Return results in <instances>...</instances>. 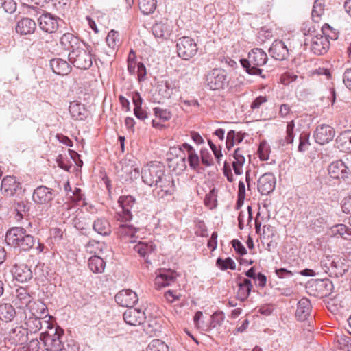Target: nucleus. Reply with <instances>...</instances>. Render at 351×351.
<instances>
[{
  "instance_id": "obj_1",
  "label": "nucleus",
  "mask_w": 351,
  "mask_h": 351,
  "mask_svg": "<svg viewBox=\"0 0 351 351\" xmlns=\"http://www.w3.org/2000/svg\"><path fill=\"white\" fill-rule=\"evenodd\" d=\"M143 182L149 186L166 187L170 184L171 176L165 174L164 165L160 162H150L141 170Z\"/></svg>"
},
{
  "instance_id": "obj_2",
  "label": "nucleus",
  "mask_w": 351,
  "mask_h": 351,
  "mask_svg": "<svg viewBox=\"0 0 351 351\" xmlns=\"http://www.w3.org/2000/svg\"><path fill=\"white\" fill-rule=\"evenodd\" d=\"M5 241L7 245L25 252L29 251L36 243V239L22 227L10 228L6 232Z\"/></svg>"
},
{
  "instance_id": "obj_3",
  "label": "nucleus",
  "mask_w": 351,
  "mask_h": 351,
  "mask_svg": "<svg viewBox=\"0 0 351 351\" xmlns=\"http://www.w3.org/2000/svg\"><path fill=\"white\" fill-rule=\"evenodd\" d=\"M268 60L267 53L260 48L252 49L247 56V59H241L240 62L245 71L252 75H262L263 69L260 67L264 66Z\"/></svg>"
},
{
  "instance_id": "obj_4",
  "label": "nucleus",
  "mask_w": 351,
  "mask_h": 351,
  "mask_svg": "<svg viewBox=\"0 0 351 351\" xmlns=\"http://www.w3.org/2000/svg\"><path fill=\"white\" fill-rule=\"evenodd\" d=\"M45 325L49 330L40 334V339L44 343L45 351H62L64 349V330L60 326L53 327L49 321H45Z\"/></svg>"
},
{
  "instance_id": "obj_5",
  "label": "nucleus",
  "mask_w": 351,
  "mask_h": 351,
  "mask_svg": "<svg viewBox=\"0 0 351 351\" xmlns=\"http://www.w3.org/2000/svg\"><path fill=\"white\" fill-rule=\"evenodd\" d=\"M315 31L313 27H309L308 31L303 29V32L306 38L304 40L306 45H311V51L316 55H322L327 52L330 47L329 40L322 34L313 35Z\"/></svg>"
},
{
  "instance_id": "obj_6",
  "label": "nucleus",
  "mask_w": 351,
  "mask_h": 351,
  "mask_svg": "<svg viewBox=\"0 0 351 351\" xmlns=\"http://www.w3.org/2000/svg\"><path fill=\"white\" fill-rule=\"evenodd\" d=\"M68 58L69 62L79 69H88L93 64V56L86 44L73 53H69Z\"/></svg>"
},
{
  "instance_id": "obj_7",
  "label": "nucleus",
  "mask_w": 351,
  "mask_h": 351,
  "mask_svg": "<svg viewBox=\"0 0 351 351\" xmlns=\"http://www.w3.org/2000/svg\"><path fill=\"white\" fill-rule=\"evenodd\" d=\"M1 193L6 197L21 198L25 192L22 184L14 176H5L1 181Z\"/></svg>"
},
{
  "instance_id": "obj_8",
  "label": "nucleus",
  "mask_w": 351,
  "mask_h": 351,
  "mask_svg": "<svg viewBox=\"0 0 351 351\" xmlns=\"http://www.w3.org/2000/svg\"><path fill=\"white\" fill-rule=\"evenodd\" d=\"M178 55L183 60H188L197 53V43L190 37L179 38L176 44Z\"/></svg>"
},
{
  "instance_id": "obj_9",
  "label": "nucleus",
  "mask_w": 351,
  "mask_h": 351,
  "mask_svg": "<svg viewBox=\"0 0 351 351\" xmlns=\"http://www.w3.org/2000/svg\"><path fill=\"white\" fill-rule=\"evenodd\" d=\"M207 87L213 90L223 88L228 84L226 73L221 69H214L206 75Z\"/></svg>"
},
{
  "instance_id": "obj_10",
  "label": "nucleus",
  "mask_w": 351,
  "mask_h": 351,
  "mask_svg": "<svg viewBox=\"0 0 351 351\" xmlns=\"http://www.w3.org/2000/svg\"><path fill=\"white\" fill-rule=\"evenodd\" d=\"M118 203L121 210L117 213V220L120 221H130L132 219V210L136 204V200L131 195L121 196Z\"/></svg>"
},
{
  "instance_id": "obj_11",
  "label": "nucleus",
  "mask_w": 351,
  "mask_h": 351,
  "mask_svg": "<svg viewBox=\"0 0 351 351\" xmlns=\"http://www.w3.org/2000/svg\"><path fill=\"white\" fill-rule=\"evenodd\" d=\"M56 195L53 189L40 185L34 190L32 200L36 204H47L53 199Z\"/></svg>"
},
{
  "instance_id": "obj_12",
  "label": "nucleus",
  "mask_w": 351,
  "mask_h": 351,
  "mask_svg": "<svg viewBox=\"0 0 351 351\" xmlns=\"http://www.w3.org/2000/svg\"><path fill=\"white\" fill-rule=\"evenodd\" d=\"M62 47L72 53L80 48L84 47L85 43L71 33H65L60 38Z\"/></svg>"
},
{
  "instance_id": "obj_13",
  "label": "nucleus",
  "mask_w": 351,
  "mask_h": 351,
  "mask_svg": "<svg viewBox=\"0 0 351 351\" xmlns=\"http://www.w3.org/2000/svg\"><path fill=\"white\" fill-rule=\"evenodd\" d=\"M137 294L131 289H123L115 295L116 302L123 307L131 308L138 302Z\"/></svg>"
},
{
  "instance_id": "obj_14",
  "label": "nucleus",
  "mask_w": 351,
  "mask_h": 351,
  "mask_svg": "<svg viewBox=\"0 0 351 351\" xmlns=\"http://www.w3.org/2000/svg\"><path fill=\"white\" fill-rule=\"evenodd\" d=\"M334 129L328 125H321L316 128L314 132L315 142L324 145L332 141L335 136Z\"/></svg>"
},
{
  "instance_id": "obj_15",
  "label": "nucleus",
  "mask_w": 351,
  "mask_h": 351,
  "mask_svg": "<svg viewBox=\"0 0 351 351\" xmlns=\"http://www.w3.org/2000/svg\"><path fill=\"white\" fill-rule=\"evenodd\" d=\"M328 171L332 178L337 180H345L348 178L350 173L349 168L341 160H338L330 163L328 166Z\"/></svg>"
},
{
  "instance_id": "obj_16",
  "label": "nucleus",
  "mask_w": 351,
  "mask_h": 351,
  "mask_svg": "<svg viewBox=\"0 0 351 351\" xmlns=\"http://www.w3.org/2000/svg\"><path fill=\"white\" fill-rule=\"evenodd\" d=\"M123 317L125 323L130 326H139L146 318L144 311L132 307L124 312Z\"/></svg>"
},
{
  "instance_id": "obj_17",
  "label": "nucleus",
  "mask_w": 351,
  "mask_h": 351,
  "mask_svg": "<svg viewBox=\"0 0 351 351\" xmlns=\"http://www.w3.org/2000/svg\"><path fill=\"white\" fill-rule=\"evenodd\" d=\"M38 21L40 28L47 33L55 32L59 26L58 19L49 13L42 14Z\"/></svg>"
},
{
  "instance_id": "obj_18",
  "label": "nucleus",
  "mask_w": 351,
  "mask_h": 351,
  "mask_svg": "<svg viewBox=\"0 0 351 351\" xmlns=\"http://www.w3.org/2000/svg\"><path fill=\"white\" fill-rule=\"evenodd\" d=\"M276 179L271 173L261 176L258 180V190L262 195H268L275 189Z\"/></svg>"
},
{
  "instance_id": "obj_19",
  "label": "nucleus",
  "mask_w": 351,
  "mask_h": 351,
  "mask_svg": "<svg viewBox=\"0 0 351 351\" xmlns=\"http://www.w3.org/2000/svg\"><path fill=\"white\" fill-rule=\"evenodd\" d=\"M238 290L237 292V298L241 302L245 301L253 288L252 281L249 278L239 276L237 280Z\"/></svg>"
},
{
  "instance_id": "obj_20",
  "label": "nucleus",
  "mask_w": 351,
  "mask_h": 351,
  "mask_svg": "<svg viewBox=\"0 0 351 351\" xmlns=\"http://www.w3.org/2000/svg\"><path fill=\"white\" fill-rule=\"evenodd\" d=\"M173 30L171 21L164 19L155 23L152 27V32L155 37L160 38H168Z\"/></svg>"
},
{
  "instance_id": "obj_21",
  "label": "nucleus",
  "mask_w": 351,
  "mask_h": 351,
  "mask_svg": "<svg viewBox=\"0 0 351 351\" xmlns=\"http://www.w3.org/2000/svg\"><path fill=\"white\" fill-rule=\"evenodd\" d=\"M269 53L275 60H283L288 57L289 49L282 40H275L270 47Z\"/></svg>"
},
{
  "instance_id": "obj_22",
  "label": "nucleus",
  "mask_w": 351,
  "mask_h": 351,
  "mask_svg": "<svg viewBox=\"0 0 351 351\" xmlns=\"http://www.w3.org/2000/svg\"><path fill=\"white\" fill-rule=\"evenodd\" d=\"M12 273L14 278L20 282H26L33 276L30 267L25 264L15 265Z\"/></svg>"
},
{
  "instance_id": "obj_23",
  "label": "nucleus",
  "mask_w": 351,
  "mask_h": 351,
  "mask_svg": "<svg viewBox=\"0 0 351 351\" xmlns=\"http://www.w3.org/2000/svg\"><path fill=\"white\" fill-rule=\"evenodd\" d=\"M14 302L18 308L27 307L29 308L30 304L33 302L32 297L25 288L20 287L16 290Z\"/></svg>"
},
{
  "instance_id": "obj_24",
  "label": "nucleus",
  "mask_w": 351,
  "mask_h": 351,
  "mask_svg": "<svg viewBox=\"0 0 351 351\" xmlns=\"http://www.w3.org/2000/svg\"><path fill=\"white\" fill-rule=\"evenodd\" d=\"M175 271L170 269L162 270L156 276L154 284L157 289H160L162 287L171 285L175 282Z\"/></svg>"
},
{
  "instance_id": "obj_25",
  "label": "nucleus",
  "mask_w": 351,
  "mask_h": 351,
  "mask_svg": "<svg viewBox=\"0 0 351 351\" xmlns=\"http://www.w3.org/2000/svg\"><path fill=\"white\" fill-rule=\"evenodd\" d=\"M136 232L137 229L134 226L121 223L117 228V234L125 242L134 243L136 241L133 238Z\"/></svg>"
},
{
  "instance_id": "obj_26",
  "label": "nucleus",
  "mask_w": 351,
  "mask_h": 351,
  "mask_svg": "<svg viewBox=\"0 0 351 351\" xmlns=\"http://www.w3.org/2000/svg\"><path fill=\"white\" fill-rule=\"evenodd\" d=\"M36 28L35 21L30 18H23L19 20L16 25V32L21 35L33 34Z\"/></svg>"
},
{
  "instance_id": "obj_27",
  "label": "nucleus",
  "mask_w": 351,
  "mask_h": 351,
  "mask_svg": "<svg viewBox=\"0 0 351 351\" xmlns=\"http://www.w3.org/2000/svg\"><path fill=\"white\" fill-rule=\"evenodd\" d=\"M311 304L308 299L302 298L297 304L295 316L300 321H305L310 316L311 312Z\"/></svg>"
},
{
  "instance_id": "obj_28",
  "label": "nucleus",
  "mask_w": 351,
  "mask_h": 351,
  "mask_svg": "<svg viewBox=\"0 0 351 351\" xmlns=\"http://www.w3.org/2000/svg\"><path fill=\"white\" fill-rule=\"evenodd\" d=\"M246 154L242 147L237 148L233 153L234 160L232 163L234 172L236 175L240 176L243 173V167L245 162L244 155Z\"/></svg>"
},
{
  "instance_id": "obj_29",
  "label": "nucleus",
  "mask_w": 351,
  "mask_h": 351,
  "mask_svg": "<svg viewBox=\"0 0 351 351\" xmlns=\"http://www.w3.org/2000/svg\"><path fill=\"white\" fill-rule=\"evenodd\" d=\"M182 147L186 150L187 153V158L190 167L199 172V157L193 147L189 143H184L182 145Z\"/></svg>"
},
{
  "instance_id": "obj_30",
  "label": "nucleus",
  "mask_w": 351,
  "mask_h": 351,
  "mask_svg": "<svg viewBox=\"0 0 351 351\" xmlns=\"http://www.w3.org/2000/svg\"><path fill=\"white\" fill-rule=\"evenodd\" d=\"M50 66L53 73L61 75H67L71 71V66L69 63L61 58H54L51 60Z\"/></svg>"
},
{
  "instance_id": "obj_31",
  "label": "nucleus",
  "mask_w": 351,
  "mask_h": 351,
  "mask_svg": "<svg viewBox=\"0 0 351 351\" xmlns=\"http://www.w3.org/2000/svg\"><path fill=\"white\" fill-rule=\"evenodd\" d=\"M331 269L336 276H343L350 268L349 261L344 258L336 257L330 263Z\"/></svg>"
},
{
  "instance_id": "obj_32",
  "label": "nucleus",
  "mask_w": 351,
  "mask_h": 351,
  "mask_svg": "<svg viewBox=\"0 0 351 351\" xmlns=\"http://www.w3.org/2000/svg\"><path fill=\"white\" fill-rule=\"evenodd\" d=\"M27 333L25 328L16 327L9 332V337L13 343L23 345L27 341Z\"/></svg>"
},
{
  "instance_id": "obj_33",
  "label": "nucleus",
  "mask_w": 351,
  "mask_h": 351,
  "mask_svg": "<svg viewBox=\"0 0 351 351\" xmlns=\"http://www.w3.org/2000/svg\"><path fill=\"white\" fill-rule=\"evenodd\" d=\"M93 229L97 234L108 236L111 232V227L108 220L104 217L97 218L93 223Z\"/></svg>"
},
{
  "instance_id": "obj_34",
  "label": "nucleus",
  "mask_w": 351,
  "mask_h": 351,
  "mask_svg": "<svg viewBox=\"0 0 351 351\" xmlns=\"http://www.w3.org/2000/svg\"><path fill=\"white\" fill-rule=\"evenodd\" d=\"M69 112L72 117L77 120H83L87 114L84 105L76 101L71 102Z\"/></svg>"
},
{
  "instance_id": "obj_35",
  "label": "nucleus",
  "mask_w": 351,
  "mask_h": 351,
  "mask_svg": "<svg viewBox=\"0 0 351 351\" xmlns=\"http://www.w3.org/2000/svg\"><path fill=\"white\" fill-rule=\"evenodd\" d=\"M246 134L241 132H236L230 130L226 136V146L228 150H230L235 145L243 141Z\"/></svg>"
},
{
  "instance_id": "obj_36",
  "label": "nucleus",
  "mask_w": 351,
  "mask_h": 351,
  "mask_svg": "<svg viewBox=\"0 0 351 351\" xmlns=\"http://www.w3.org/2000/svg\"><path fill=\"white\" fill-rule=\"evenodd\" d=\"M45 321L46 320L42 322L40 320V317L32 315L25 321V329L30 333H36L40 330H41V328L43 326V324H45Z\"/></svg>"
},
{
  "instance_id": "obj_37",
  "label": "nucleus",
  "mask_w": 351,
  "mask_h": 351,
  "mask_svg": "<svg viewBox=\"0 0 351 351\" xmlns=\"http://www.w3.org/2000/svg\"><path fill=\"white\" fill-rule=\"evenodd\" d=\"M338 147L345 152H351V130L341 132L336 139Z\"/></svg>"
},
{
  "instance_id": "obj_38",
  "label": "nucleus",
  "mask_w": 351,
  "mask_h": 351,
  "mask_svg": "<svg viewBox=\"0 0 351 351\" xmlns=\"http://www.w3.org/2000/svg\"><path fill=\"white\" fill-rule=\"evenodd\" d=\"M168 167L176 175H180L186 169V158L176 157L169 160Z\"/></svg>"
},
{
  "instance_id": "obj_39",
  "label": "nucleus",
  "mask_w": 351,
  "mask_h": 351,
  "mask_svg": "<svg viewBox=\"0 0 351 351\" xmlns=\"http://www.w3.org/2000/svg\"><path fill=\"white\" fill-rule=\"evenodd\" d=\"M89 269L95 274H101L104 271L106 263L104 261L98 256H93L88 261Z\"/></svg>"
},
{
  "instance_id": "obj_40",
  "label": "nucleus",
  "mask_w": 351,
  "mask_h": 351,
  "mask_svg": "<svg viewBox=\"0 0 351 351\" xmlns=\"http://www.w3.org/2000/svg\"><path fill=\"white\" fill-rule=\"evenodd\" d=\"M331 232L335 237H340L346 240L351 239V229L345 224L339 223L331 228Z\"/></svg>"
},
{
  "instance_id": "obj_41",
  "label": "nucleus",
  "mask_w": 351,
  "mask_h": 351,
  "mask_svg": "<svg viewBox=\"0 0 351 351\" xmlns=\"http://www.w3.org/2000/svg\"><path fill=\"white\" fill-rule=\"evenodd\" d=\"M16 311L10 304H2L0 305V319L5 322L12 321L15 317Z\"/></svg>"
},
{
  "instance_id": "obj_42",
  "label": "nucleus",
  "mask_w": 351,
  "mask_h": 351,
  "mask_svg": "<svg viewBox=\"0 0 351 351\" xmlns=\"http://www.w3.org/2000/svg\"><path fill=\"white\" fill-rule=\"evenodd\" d=\"M28 309L33 315H36L37 317L45 315V317L48 316V315L46 314L47 312V308L46 305L39 300L33 301Z\"/></svg>"
},
{
  "instance_id": "obj_43",
  "label": "nucleus",
  "mask_w": 351,
  "mask_h": 351,
  "mask_svg": "<svg viewBox=\"0 0 351 351\" xmlns=\"http://www.w3.org/2000/svg\"><path fill=\"white\" fill-rule=\"evenodd\" d=\"M139 9L143 14H149L154 12L156 8V0H139Z\"/></svg>"
},
{
  "instance_id": "obj_44",
  "label": "nucleus",
  "mask_w": 351,
  "mask_h": 351,
  "mask_svg": "<svg viewBox=\"0 0 351 351\" xmlns=\"http://www.w3.org/2000/svg\"><path fill=\"white\" fill-rule=\"evenodd\" d=\"M294 128H295V123H294V121L292 120V121H289L287 125V130H286L287 135L285 136V138L280 141V145L281 146H285L286 144H291L293 142Z\"/></svg>"
},
{
  "instance_id": "obj_45",
  "label": "nucleus",
  "mask_w": 351,
  "mask_h": 351,
  "mask_svg": "<svg viewBox=\"0 0 351 351\" xmlns=\"http://www.w3.org/2000/svg\"><path fill=\"white\" fill-rule=\"evenodd\" d=\"M146 351H169V347L162 340L156 339L149 343Z\"/></svg>"
},
{
  "instance_id": "obj_46",
  "label": "nucleus",
  "mask_w": 351,
  "mask_h": 351,
  "mask_svg": "<svg viewBox=\"0 0 351 351\" xmlns=\"http://www.w3.org/2000/svg\"><path fill=\"white\" fill-rule=\"evenodd\" d=\"M216 265L221 270H226L228 269L234 270L236 269V264L230 257H228L225 259L219 257L217 259Z\"/></svg>"
},
{
  "instance_id": "obj_47",
  "label": "nucleus",
  "mask_w": 351,
  "mask_h": 351,
  "mask_svg": "<svg viewBox=\"0 0 351 351\" xmlns=\"http://www.w3.org/2000/svg\"><path fill=\"white\" fill-rule=\"evenodd\" d=\"M134 250L140 254V256L145 257L147 254L152 252L154 250L152 245H149L144 242H138L134 247Z\"/></svg>"
},
{
  "instance_id": "obj_48",
  "label": "nucleus",
  "mask_w": 351,
  "mask_h": 351,
  "mask_svg": "<svg viewBox=\"0 0 351 351\" xmlns=\"http://www.w3.org/2000/svg\"><path fill=\"white\" fill-rule=\"evenodd\" d=\"M106 40L108 45L114 49L120 44L119 32L114 30L110 31Z\"/></svg>"
},
{
  "instance_id": "obj_49",
  "label": "nucleus",
  "mask_w": 351,
  "mask_h": 351,
  "mask_svg": "<svg viewBox=\"0 0 351 351\" xmlns=\"http://www.w3.org/2000/svg\"><path fill=\"white\" fill-rule=\"evenodd\" d=\"M324 3L323 0H315L312 10V17L313 20L317 19L324 14Z\"/></svg>"
},
{
  "instance_id": "obj_50",
  "label": "nucleus",
  "mask_w": 351,
  "mask_h": 351,
  "mask_svg": "<svg viewBox=\"0 0 351 351\" xmlns=\"http://www.w3.org/2000/svg\"><path fill=\"white\" fill-rule=\"evenodd\" d=\"M225 319L224 313L221 311L214 313L210 319V328H215L219 327L223 324Z\"/></svg>"
},
{
  "instance_id": "obj_51",
  "label": "nucleus",
  "mask_w": 351,
  "mask_h": 351,
  "mask_svg": "<svg viewBox=\"0 0 351 351\" xmlns=\"http://www.w3.org/2000/svg\"><path fill=\"white\" fill-rule=\"evenodd\" d=\"M153 110L155 116L162 121H167L171 117V113L167 109H162L160 108L156 107Z\"/></svg>"
},
{
  "instance_id": "obj_52",
  "label": "nucleus",
  "mask_w": 351,
  "mask_h": 351,
  "mask_svg": "<svg viewBox=\"0 0 351 351\" xmlns=\"http://www.w3.org/2000/svg\"><path fill=\"white\" fill-rule=\"evenodd\" d=\"M174 181L170 179V184L166 187H160V190L157 192V197L158 198H164L165 196L171 195L173 191Z\"/></svg>"
},
{
  "instance_id": "obj_53",
  "label": "nucleus",
  "mask_w": 351,
  "mask_h": 351,
  "mask_svg": "<svg viewBox=\"0 0 351 351\" xmlns=\"http://www.w3.org/2000/svg\"><path fill=\"white\" fill-rule=\"evenodd\" d=\"M201 161L206 167L213 165V158L207 149H202L200 151Z\"/></svg>"
},
{
  "instance_id": "obj_54",
  "label": "nucleus",
  "mask_w": 351,
  "mask_h": 351,
  "mask_svg": "<svg viewBox=\"0 0 351 351\" xmlns=\"http://www.w3.org/2000/svg\"><path fill=\"white\" fill-rule=\"evenodd\" d=\"M0 4L7 13H14L16 10V3L14 0H0Z\"/></svg>"
},
{
  "instance_id": "obj_55",
  "label": "nucleus",
  "mask_w": 351,
  "mask_h": 351,
  "mask_svg": "<svg viewBox=\"0 0 351 351\" xmlns=\"http://www.w3.org/2000/svg\"><path fill=\"white\" fill-rule=\"evenodd\" d=\"M300 143L298 145V151L299 152H304L307 149L308 146L309 145L308 140H309V134L307 132H302L300 135Z\"/></svg>"
},
{
  "instance_id": "obj_56",
  "label": "nucleus",
  "mask_w": 351,
  "mask_h": 351,
  "mask_svg": "<svg viewBox=\"0 0 351 351\" xmlns=\"http://www.w3.org/2000/svg\"><path fill=\"white\" fill-rule=\"evenodd\" d=\"M258 152L259 154L260 160L265 161L269 158L268 148L265 142H261L259 145Z\"/></svg>"
},
{
  "instance_id": "obj_57",
  "label": "nucleus",
  "mask_w": 351,
  "mask_h": 351,
  "mask_svg": "<svg viewBox=\"0 0 351 351\" xmlns=\"http://www.w3.org/2000/svg\"><path fill=\"white\" fill-rule=\"evenodd\" d=\"M322 33L328 38L336 40L338 38L337 34L332 31L331 27L328 24H325L322 27Z\"/></svg>"
},
{
  "instance_id": "obj_58",
  "label": "nucleus",
  "mask_w": 351,
  "mask_h": 351,
  "mask_svg": "<svg viewBox=\"0 0 351 351\" xmlns=\"http://www.w3.org/2000/svg\"><path fill=\"white\" fill-rule=\"evenodd\" d=\"M134 52L133 50L130 51L128 60V71L130 74H134L135 73L136 69V62L134 60Z\"/></svg>"
},
{
  "instance_id": "obj_59",
  "label": "nucleus",
  "mask_w": 351,
  "mask_h": 351,
  "mask_svg": "<svg viewBox=\"0 0 351 351\" xmlns=\"http://www.w3.org/2000/svg\"><path fill=\"white\" fill-rule=\"evenodd\" d=\"M84 196L81 189L75 188L72 192V195L70 196V198L75 204H79L80 202L84 201Z\"/></svg>"
},
{
  "instance_id": "obj_60",
  "label": "nucleus",
  "mask_w": 351,
  "mask_h": 351,
  "mask_svg": "<svg viewBox=\"0 0 351 351\" xmlns=\"http://www.w3.org/2000/svg\"><path fill=\"white\" fill-rule=\"evenodd\" d=\"M232 244L234 250L239 255H244L247 253L245 247L238 239H233L232 241Z\"/></svg>"
},
{
  "instance_id": "obj_61",
  "label": "nucleus",
  "mask_w": 351,
  "mask_h": 351,
  "mask_svg": "<svg viewBox=\"0 0 351 351\" xmlns=\"http://www.w3.org/2000/svg\"><path fill=\"white\" fill-rule=\"evenodd\" d=\"M180 296L181 295L178 293L175 290L169 289L165 293V297L166 300L170 303L173 302L175 300H179Z\"/></svg>"
},
{
  "instance_id": "obj_62",
  "label": "nucleus",
  "mask_w": 351,
  "mask_h": 351,
  "mask_svg": "<svg viewBox=\"0 0 351 351\" xmlns=\"http://www.w3.org/2000/svg\"><path fill=\"white\" fill-rule=\"evenodd\" d=\"M275 273L279 278H289L293 276V273L285 268L276 269Z\"/></svg>"
},
{
  "instance_id": "obj_63",
  "label": "nucleus",
  "mask_w": 351,
  "mask_h": 351,
  "mask_svg": "<svg viewBox=\"0 0 351 351\" xmlns=\"http://www.w3.org/2000/svg\"><path fill=\"white\" fill-rule=\"evenodd\" d=\"M342 211L345 213H351V196L345 197L341 204Z\"/></svg>"
},
{
  "instance_id": "obj_64",
  "label": "nucleus",
  "mask_w": 351,
  "mask_h": 351,
  "mask_svg": "<svg viewBox=\"0 0 351 351\" xmlns=\"http://www.w3.org/2000/svg\"><path fill=\"white\" fill-rule=\"evenodd\" d=\"M343 81L346 86L351 90V69H348L343 73Z\"/></svg>"
}]
</instances>
